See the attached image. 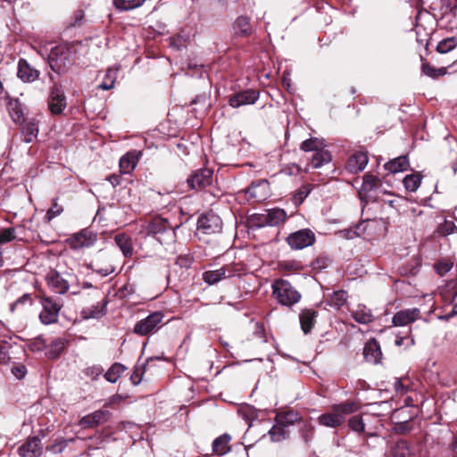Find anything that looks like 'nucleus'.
I'll use <instances>...</instances> for the list:
<instances>
[{
  "instance_id": "nucleus-1",
  "label": "nucleus",
  "mask_w": 457,
  "mask_h": 457,
  "mask_svg": "<svg viewBox=\"0 0 457 457\" xmlns=\"http://www.w3.org/2000/svg\"><path fill=\"white\" fill-rule=\"evenodd\" d=\"M358 409L359 404L354 401L333 404L328 411L319 416L318 422L321 426L336 428L345 423L347 415L354 413Z\"/></svg>"
},
{
  "instance_id": "nucleus-2",
  "label": "nucleus",
  "mask_w": 457,
  "mask_h": 457,
  "mask_svg": "<svg viewBox=\"0 0 457 457\" xmlns=\"http://www.w3.org/2000/svg\"><path fill=\"white\" fill-rule=\"evenodd\" d=\"M75 62L76 50L69 44H61L53 47L48 54L50 68L59 74L68 71Z\"/></svg>"
},
{
  "instance_id": "nucleus-3",
  "label": "nucleus",
  "mask_w": 457,
  "mask_h": 457,
  "mask_svg": "<svg viewBox=\"0 0 457 457\" xmlns=\"http://www.w3.org/2000/svg\"><path fill=\"white\" fill-rule=\"evenodd\" d=\"M273 297L284 306L291 307L301 300V294L286 279H277L272 285Z\"/></svg>"
},
{
  "instance_id": "nucleus-4",
  "label": "nucleus",
  "mask_w": 457,
  "mask_h": 457,
  "mask_svg": "<svg viewBox=\"0 0 457 457\" xmlns=\"http://www.w3.org/2000/svg\"><path fill=\"white\" fill-rule=\"evenodd\" d=\"M380 180L374 175L366 173L362 178V184L359 189V195L361 201H377L379 197Z\"/></svg>"
},
{
  "instance_id": "nucleus-5",
  "label": "nucleus",
  "mask_w": 457,
  "mask_h": 457,
  "mask_svg": "<svg viewBox=\"0 0 457 457\" xmlns=\"http://www.w3.org/2000/svg\"><path fill=\"white\" fill-rule=\"evenodd\" d=\"M41 304L42 311L39 314L41 322L45 325L57 322L61 305L47 296L42 297Z\"/></svg>"
},
{
  "instance_id": "nucleus-6",
  "label": "nucleus",
  "mask_w": 457,
  "mask_h": 457,
  "mask_svg": "<svg viewBox=\"0 0 457 457\" xmlns=\"http://www.w3.org/2000/svg\"><path fill=\"white\" fill-rule=\"evenodd\" d=\"M97 240V235L89 229H82L66 239L69 246L73 250H79L92 246Z\"/></svg>"
},
{
  "instance_id": "nucleus-7",
  "label": "nucleus",
  "mask_w": 457,
  "mask_h": 457,
  "mask_svg": "<svg viewBox=\"0 0 457 457\" xmlns=\"http://www.w3.org/2000/svg\"><path fill=\"white\" fill-rule=\"evenodd\" d=\"M315 241L314 233L308 228L300 229L290 234L287 237V242L292 249H303L312 245Z\"/></svg>"
},
{
  "instance_id": "nucleus-8",
  "label": "nucleus",
  "mask_w": 457,
  "mask_h": 457,
  "mask_svg": "<svg viewBox=\"0 0 457 457\" xmlns=\"http://www.w3.org/2000/svg\"><path fill=\"white\" fill-rule=\"evenodd\" d=\"M163 314L161 312H155L149 314L146 318L139 320L134 327V333L139 336H146L154 332L163 320Z\"/></svg>"
},
{
  "instance_id": "nucleus-9",
  "label": "nucleus",
  "mask_w": 457,
  "mask_h": 457,
  "mask_svg": "<svg viewBox=\"0 0 457 457\" xmlns=\"http://www.w3.org/2000/svg\"><path fill=\"white\" fill-rule=\"evenodd\" d=\"M212 170L207 168L199 169L194 171L187 181L191 189L201 190L212 184Z\"/></svg>"
},
{
  "instance_id": "nucleus-10",
  "label": "nucleus",
  "mask_w": 457,
  "mask_h": 457,
  "mask_svg": "<svg viewBox=\"0 0 457 457\" xmlns=\"http://www.w3.org/2000/svg\"><path fill=\"white\" fill-rule=\"evenodd\" d=\"M246 194L249 198L254 199L256 202H262L270 195V184L266 179L253 182L246 189Z\"/></svg>"
},
{
  "instance_id": "nucleus-11",
  "label": "nucleus",
  "mask_w": 457,
  "mask_h": 457,
  "mask_svg": "<svg viewBox=\"0 0 457 457\" xmlns=\"http://www.w3.org/2000/svg\"><path fill=\"white\" fill-rule=\"evenodd\" d=\"M197 228L206 234L219 232L221 229V220L212 213L202 215L197 220Z\"/></svg>"
},
{
  "instance_id": "nucleus-12",
  "label": "nucleus",
  "mask_w": 457,
  "mask_h": 457,
  "mask_svg": "<svg viewBox=\"0 0 457 457\" xmlns=\"http://www.w3.org/2000/svg\"><path fill=\"white\" fill-rule=\"evenodd\" d=\"M369 162L367 153L364 151H357L353 154L347 160L345 170L352 174H357L362 171Z\"/></svg>"
},
{
  "instance_id": "nucleus-13",
  "label": "nucleus",
  "mask_w": 457,
  "mask_h": 457,
  "mask_svg": "<svg viewBox=\"0 0 457 457\" xmlns=\"http://www.w3.org/2000/svg\"><path fill=\"white\" fill-rule=\"evenodd\" d=\"M42 444L38 437H30L18 447L20 457H38L42 453Z\"/></svg>"
},
{
  "instance_id": "nucleus-14",
  "label": "nucleus",
  "mask_w": 457,
  "mask_h": 457,
  "mask_svg": "<svg viewBox=\"0 0 457 457\" xmlns=\"http://www.w3.org/2000/svg\"><path fill=\"white\" fill-rule=\"evenodd\" d=\"M47 286L57 294H64L69 289V282L62 275L54 270L48 271L46 277Z\"/></svg>"
},
{
  "instance_id": "nucleus-15",
  "label": "nucleus",
  "mask_w": 457,
  "mask_h": 457,
  "mask_svg": "<svg viewBox=\"0 0 457 457\" xmlns=\"http://www.w3.org/2000/svg\"><path fill=\"white\" fill-rule=\"evenodd\" d=\"M420 312L418 308L405 309L397 312L392 319L395 326H406L420 318Z\"/></svg>"
},
{
  "instance_id": "nucleus-16",
  "label": "nucleus",
  "mask_w": 457,
  "mask_h": 457,
  "mask_svg": "<svg viewBox=\"0 0 457 457\" xmlns=\"http://www.w3.org/2000/svg\"><path fill=\"white\" fill-rule=\"evenodd\" d=\"M259 97V94L254 90H245L243 92H239L234 95L229 99L230 106L234 108H238L245 104H254Z\"/></svg>"
},
{
  "instance_id": "nucleus-17",
  "label": "nucleus",
  "mask_w": 457,
  "mask_h": 457,
  "mask_svg": "<svg viewBox=\"0 0 457 457\" xmlns=\"http://www.w3.org/2000/svg\"><path fill=\"white\" fill-rule=\"evenodd\" d=\"M48 106L50 111L54 114H59L65 109L66 97L60 88H53L49 97Z\"/></svg>"
},
{
  "instance_id": "nucleus-18",
  "label": "nucleus",
  "mask_w": 457,
  "mask_h": 457,
  "mask_svg": "<svg viewBox=\"0 0 457 457\" xmlns=\"http://www.w3.org/2000/svg\"><path fill=\"white\" fill-rule=\"evenodd\" d=\"M90 267L95 273L101 277H107L115 271V267L110 262L109 258L104 255H99L91 262Z\"/></svg>"
},
{
  "instance_id": "nucleus-19",
  "label": "nucleus",
  "mask_w": 457,
  "mask_h": 457,
  "mask_svg": "<svg viewBox=\"0 0 457 457\" xmlns=\"http://www.w3.org/2000/svg\"><path fill=\"white\" fill-rule=\"evenodd\" d=\"M17 75L24 82H32L37 79L39 71L30 66L26 60L21 59L18 62Z\"/></svg>"
},
{
  "instance_id": "nucleus-20",
  "label": "nucleus",
  "mask_w": 457,
  "mask_h": 457,
  "mask_svg": "<svg viewBox=\"0 0 457 457\" xmlns=\"http://www.w3.org/2000/svg\"><path fill=\"white\" fill-rule=\"evenodd\" d=\"M140 153L137 151L129 152L120 160V170L123 174H129L134 170L139 160Z\"/></svg>"
},
{
  "instance_id": "nucleus-21",
  "label": "nucleus",
  "mask_w": 457,
  "mask_h": 457,
  "mask_svg": "<svg viewBox=\"0 0 457 457\" xmlns=\"http://www.w3.org/2000/svg\"><path fill=\"white\" fill-rule=\"evenodd\" d=\"M287 219V213L283 209L275 208L267 211L266 214L262 215V220L265 225L278 226Z\"/></svg>"
},
{
  "instance_id": "nucleus-22",
  "label": "nucleus",
  "mask_w": 457,
  "mask_h": 457,
  "mask_svg": "<svg viewBox=\"0 0 457 457\" xmlns=\"http://www.w3.org/2000/svg\"><path fill=\"white\" fill-rule=\"evenodd\" d=\"M364 358L371 363H378L382 356V352L378 343L375 340H370L363 349Z\"/></svg>"
},
{
  "instance_id": "nucleus-23",
  "label": "nucleus",
  "mask_w": 457,
  "mask_h": 457,
  "mask_svg": "<svg viewBox=\"0 0 457 457\" xmlns=\"http://www.w3.org/2000/svg\"><path fill=\"white\" fill-rule=\"evenodd\" d=\"M409 166L410 162L408 157L406 155H402L386 162L384 168L389 173L395 174L406 170Z\"/></svg>"
},
{
  "instance_id": "nucleus-24",
  "label": "nucleus",
  "mask_w": 457,
  "mask_h": 457,
  "mask_svg": "<svg viewBox=\"0 0 457 457\" xmlns=\"http://www.w3.org/2000/svg\"><path fill=\"white\" fill-rule=\"evenodd\" d=\"M317 312L312 309L303 310L299 315L301 328L304 334L309 333L315 324Z\"/></svg>"
},
{
  "instance_id": "nucleus-25",
  "label": "nucleus",
  "mask_w": 457,
  "mask_h": 457,
  "mask_svg": "<svg viewBox=\"0 0 457 457\" xmlns=\"http://www.w3.org/2000/svg\"><path fill=\"white\" fill-rule=\"evenodd\" d=\"M352 317L356 322L361 324H369L374 320L371 310L363 304H358L356 308L352 311Z\"/></svg>"
},
{
  "instance_id": "nucleus-26",
  "label": "nucleus",
  "mask_w": 457,
  "mask_h": 457,
  "mask_svg": "<svg viewBox=\"0 0 457 457\" xmlns=\"http://www.w3.org/2000/svg\"><path fill=\"white\" fill-rule=\"evenodd\" d=\"M233 29L235 33L239 37H247L253 32L250 20L246 16L238 17L234 22Z\"/></svg>"
},
{
  "instance_id": "nucleus-27",
  "label": "nucleus",
  "mask_w": 457,
  "mask_h": 457,
  "mask_svg": "<svg viewBox=\"0 0 457 457\" xmlns=\"http://www.w3.org/2000/svg\"><path fill=\"white\" fill-rule=\"evenodd\" d=\"M114 240L116 245L120 249L125 257H130L133 254L134 248L129 237L125 234H118Z\"/></svg>"
},
{
  "instance_id": "nucleus-28",
  "label": "nucleus",
  "mask_w": 457,
  "mask_h": 457,
  "mask_svg": "<svg viewBox=\"0 0 457 457\" xmlns=\"http://www.w3.org/2000/svg\"><path fill=\"white\" fill-rule=\"evenodd\" d=\"M301 415L295 411H288L286 412L278 413L275 418V422H279L285 428L294 425L301 420Z\"/></svg>"
},
{
  "instance_id": "nucleus-29",
  "label": "nucleus",
  "mask_w": 457,
  "mask_h": 457,
  "mask_svg": "<svg viewBox=\"0 0 457 457\" xmlns=\"http://www.w3.org/2000/svg\"><path fill=\"white\" fill-rule=\"evenodd\" d=\"M230 274L227 275V270L220 268L215 270H208L203 274L204 280L209 285L218 283L221 279L229 277Z\"/></svg>"
},
{
  "instance_id": "nucleus-30",
  "label": "nucleus",
  "mask_w": 457,
  "mask_h": 457,
  "mask_svg": "<svg viewBox=\"0 0 457 457\" xmlns=\"http://www.w3.org/2000/svg\"><path fill=\"white\" fill-rule=\"evenodd\" d=\"M230 439L231 437L228 434H224L217 437L212 443L213 453L220 455H224L229 450L228 444Z\"/></svg>"
},
{
  "instance_id": "nucleus-31",
  "label": "nucleus",
  "mask_w": 457,
  "mask_h": 457,
  "mask_svg": "<svg viewBox=\"0 0 457 457\" xmlns=\"http://www.w3.org/2000/svg\"><path fill=\"white\" fill-rule=\"evenodd\" d=\"M268 434L270 436V441L275 443L281 442L288 436L287 428H285L282 424H279V422H276L268 431Z\"/></svg>"
},
{
  "instance_id": "nucleus-32",
  "label": "nucleus",
  "mask_w": 457,
  "mask_h": 457,
  "mask_svg": "<svg viewBox=\"0 0 457 457\" xmlns=\"http://www.w3.org/2000/svg\"><path fill=\"white\" fill-rule=\"evenodd\" d=\"M330 161V153L323 147L320 150L315 152L312 158L311 164L313 168L317 169L320 168L325 163H328Z\"/></svg>"
},
{
  "instance_id": "nucleus-33",
  "label": "nucleus",
  "mask_w": 457,
  "mask_h": 457,
  "mask_svg": "<svg viewBox=\"0 0 457 457\" xmlns=\"http://www.w3.org/2000/svg\"><path fill=\"white\" fill-rule=\"evenodd\" d=\"M66 340L64 338L58 337L52 341L47 346L46 355L48 358H57L65 347Z\"/></svg>"
},
{
  "instance_id": "nucleus-34",
  "label": "nucleus",
  "mask_w": 457,
  "mask_h": 457,
  "mask_svg": "<svg viewBox=\"0 0 457 457\" xmlns=\"http://www.w3.org/2000/svg\"><path fill=\"white\" fill-rule=\"evenodd\" d=\"M422 176L420 173L406 175L403 180L404 188L409 192H415L421 184Z\"/></svg>"
},
{
  "instance_id": "nucleus-35",
  "label": "nucleus",
  "mask_w": 457,
  "mask_h": 457,
  "mask_svg": "<svg viewBox=\"0 0 457 457\" xmlns=\"http://www.w3.org/2000/svg\"><path fill=\"white\" fill-rule=\"evenodd\" d=\"M145 0H113V5L120 11L127 12L138 8Z\"/></svg>"
},
{
  "instance_id": "nucleus-36",
  "label": "nucleus",
  "mask_w": 457,
  "mask_h": 457,
  "mask_svg": "<svg viewBox=\"0 0 457 457\" xmlns=\"http://www.w3.org/2000/svg\"><path fill=\"white\" fill-rule=\"evenodd\" d=\"M38 125L34 120L27 121L23 126L24 141L30 143L37 137Z\"/></svg>"
},
{
  "instance_id": "nucleus-37",
  "label": "nucleus",
  "mask_w": 457,
  "mask_h": 457,
  "mask_svg": "<svg viewBox=\"0 0 457 457\" xmlns=\"http://www.w3.org/2000/svg\"><path fill=\"white\" fill-rule=\"evenodd\" d=\"M104 303H97L96 305L84 309L82 314L85 319H98L104 315Z\"/></svg>"
},
{
  "instance_id": "nucleus-38",
  "label": "nucleus",
  "mask_w": 457,
  "mask_h": 457,
  "mask_svg": "<svg viewBox=\"0 0 457 457\" xmlns=\"http://www.w3.org/2000/svg\"><path fill=\"white\" fill-rule=\"evenodd\" d=\"M118 68H109L106 71L103 82L99 85V88L109 90L113 88L117 79Z\"/></svg>"
},
{
  "instance_id": "nucleus-39",
  "label": "nucleus",
  "mask_w": 457,
  "mask_h": 457,
  "mask_svg": "<svg viewBox=\"0 0 457 457\" xmlns=\"http://www.w3.org/2000/svg\"><path fill=\"white\" fill-rule=\"evenodd\" d=\"M125 367L120 363L112 364L109 370L105 372L104 378L107 381L111 383H115L120 375L124 372Z\"/></svg>"
},
{
  "instance_id": "nucleus-40",
  "label": "nucleus",
  "mask_w": 457,
  "mask_h": 457,
  "mask_svg": "<svg viewBox=\"0 0 457 457\" xmlns=\"http://www.w3.org/2000/svg\"><path fill=\"white\" fill-rule=\"evenodd\" d=\"M324 142L323 140H320L317 137H311L309 139L304 140L302 142L300 145V149L304 152H311V151H319L321 148L324 147Z\"/></svg>"
},
{
  "instance_id": "nucleus-41",
  "label": "nucleus",
  "mask_w": 457,
  "mask_h": 457,
  "mask_svg": "<svg viewBox=\"0 0 457 457\" xmlns=\"http://www.w3.org/2000/svg\"><path fill=\"white\" fill-rule=\"evenodd\" d=\"M347 297L348 295L345 291L338 290L331 295L328 302L331 306L339 309L346 303Z\"/></svg>"
},
{
  "instance_id": "nucleus-42",
  "label": "nucleus",
  "mask_w": 457,
  "mask_h": 457,
  "mask_svg": "<svg viewBox=\"0 0 457 457\" xmlns=\"http://www.w3.org/2000/svg\"><path fill=\"white\" fill-rule=\"evenodd\" d=\"M90 415L92 416L96 427L104 424L112 417V413L108 410H97L90 413Z\"/></svg>"
},
{
  "instance_id": "nucleus-43",
  "label": "nucleus",
  "mask_w": 457,
  "mask_h": 457,
  "mask_svg": "<svg viewBox=\"0 0 457 457\" xmlns=\"http://www.w3.org/2000/svg\"><path fill=\"white\" fill-rule=\"evenodd\" d=\"M422 72L428 77L436 79L438 77L444 76L446 73L445 68H435L431 66L429 63L422 64Z\"/></svg>"
},
{
  "instance_id": "nucleus-44",
  "label": "nucleus",
  "mask_w": 457,
  "mask_h": 457,
  "mask_svg": "<svg viewBox=\"0 0 457 457\" xmlns=\"http://www.w3.org/2000/svg\"><path fill=\"white\" fill-rule=\"evenodd\" d=\"M457 46L455 37H448L440 41L436 46V50L441 54H446Z\"/></svg>"
},
{
  "instance_id": "nucleus-45",
  "label": "nucleus",
  "mask_w": 457,
  "mask_h": 457,
  "mask_svg": "<svg viewBox=\"0 0 457 457\" xmlns=\"http://www.w3.org/2000/svg\"><path fill=\"white\" fill-rule=\"evenodd\" d=\"M16 238L15 228H7L0 229V244H6Z\"/></svg>"
},
{
  "instance_id": "nucleus-46",
  "label": "nucleus",
  "mask_w": 457,
  "mask_h": 457,
  "mask_svg": "<svg viewBox=\"0 0 457 457\" xmlns=\"http://www.w3.org/2000/svg\"><path fill=\"white\" fill-rule=\"evenodd\" d=\"M349 427L357 432H361L364 429V424L362 419L360 416H353L348 421Z\"/></svg>"
},
{
  "instance_id": "nucleus-47",
  "label": "nucleus",
  "mask_w": 457,
  "mask_h": 457,
  "mask_svg": "<svg viewBox=\"0 0 457 457\" xmlns=\"http://www.w3.org/2000/svg\"><path fill=\"white\" fill-rule=\"evenodd\" d=\"M63 209L58 205L57 203H54L52 207L47 211L46 218L47 221H51L54 218L57 217L62 212Z\"/></svg>"
},
{
  "instance_id": "nucleus-48",
  "label": "nucleus",
  "mask_w": 457,
  "mask_h": 457,
  "mask_svg": "<svg viewBox=\"0 0 457 457\" xmlns=\"http://www.w3.org/2000/svg\"><path fill=\"white\" fill-rule=\"evenodd\" d=\"M313 431H314V428L311 423H309V422L304 423V425L302 428V433H303V440L305 443H308L311 441V439L312 438V436H313Z\"/></svg>"
},
{
  "instance_id": "nucleus-49",
  "label": "nucleus",
  "mask_w": 457,
  "mask_h": 457,
  "mask_svg": "<svg viewBox=\"0 0 457 457\" xmlns=\"http://www.w3.org/2000/svg\"><path fill=\"white\" fill-rule=\"evenodd\" d=\"M79 425L82 428H93L96 427V425L95 424L93 418L90 414H87V415L84 416L83 418H81L79 421Z\"/></svg>"
},
{
  "instance_id": "nucleus-50",
  "label": "nucleus",
  "mask_w": 457,
  "mask_h": 457,
  "mask_svg": "<svg viewBox=\"0 0 457 457\" xmlns=\"http://www.w3.org/2000/svg\"><path fill=\"white\" fill-rule=\"evenodd\" d=\"M103 371L104 370L101 366H92L86 369L85 374L91 377L93 379H96L103 373Z\"/></svg>"
},
{
  "instance_id": "nucleus-51",
  "label": "nucleus",
  "mask_w": 457,
  "mask_h": 457,
  "mask_svg": "<svg viewBox=\"0 0 457 457\" xmlns=\"http://www.w3.org/2000/svg\"><path fill=\"white\" fill-rule=\"evenodd\" d=\"M457 231V227L453 221L445 220L441 228V233L444 235L453 234Z\"/></svg>"
},
{
  "instance_id": "nucleus-52",
  "label": "nucleus",
  "mask_w": 457,
  "mask_h": 457,
  "mask_svg": "<svg viewBox=\"0 0 457 457\" xmlns=\"http://www.w3.org/2000/svg\"><path fill=\"white\" fill-rule=\"evenodd\" d=\"M12 373L19 379H21L26 375V368L23 365L15 366L12 369Z\"/></svg>"
},
{
  "instance_id": "nucleus-53",
  "label": "nucleus",
  "mask_w": 457,
  "mask_h": 457,
  "mask_svg": "<svg viewBox=\"0 0 457 457\" xmlns=\"http://www.w3.org/2000/svg\"><path fill=\"white\" fill-rule=\"evenodd\" d=\"M46 347V343L41 338H37L33 343L30 344V349L32 351L39 352Z\"/></svg>"
},
{
  "instance_id": "nucleus-54",
  "label": "nucleus",
  "mask_w": 457,
  "mask_h": 457,
  "mask_svg": "<svg viewBox=\"0 0 457 457\" xmlns=\"http://www.w3.org/2000/svg\"><path fill=\"white\" fill-rule=\"evenodd\" d=\"M67 444L65 441H58L56 442L55 444H54L51 447H50V450L54 453H61L65 447H66Z\"/></svg>"
},
{
  "instance_id": "nucleus-55",
  "label": "nucleus",
  "mask_w": 457,
  "mask_h": 457,
  "mask_svg": "<svg viewBox=\"0 0 457 457\" xmlns=\"http://www.w3.org/2000/svg\"><path fill=\"white\" fill-rule=\"evenodd\" d=\"M420 27L419 25H417L416 27V33H417V36H418V41L420 43V44H426L428 40V35L430 32H426L424 35H422V33L420 32Z\"/></svg>"
},
{
  "instance_id": "nucleus-56",
  "label": "nucleus",
  "mask_w": 457,
  "mask_h": 457,
  "mask_svg": "<svg viewBox=\"0 0 457 457\" xmlns=\"http://www.w3.org/2000/svg\"><path fill=\"white\" fill-rule=\"evenodd\" d=\"M443 2L450 11L457 12V0H443Z\"/></svg>"
},
{
  "instance_id": "nucleus-57",
  "label": "nucleus",
  "mask_w": 457,
  "mask_h": 457,
  "mask_svg": "<svg viewBox=\"0 0 457 457\" xmlns=\"http://www.w3.org/2000/svg\"><path fill=\"white\" fill-rule=\"evenodd\" d=\"M453 302H454V303H453L452 311L448 314L445 315L446 320H448L449 318H451L454 315H457V292L455 293Z\"/></svg>"
},
{
  "instance_id": "nucleus-58",
  "label": "nucleus",
  "mask_w": 457,
  "mask_h": 457,
  "mask_svg": "<svg viewBox=\"0 0 457 457\" xmlns=\"http://www.w3.org/2000/svg\"><path fill=\"white\" fill-rule=\"evenodd\" d=\"M107 179L113 187H116L120 184V175L112 174V175L109 176Z\"/></svg>"
},
{
  "instance_id": "nucleus-59",
  "label": "nucleus",
  "mask_w": 457,
  "mask_h": 457,
  "mask_svg": "<svg viewBox=\"0 0 457 457\" xmlns=\"http://www.w3.org/2000/svg\"><path fill=\"white\" fill-rule=\"evenodd\" d=\"M131 381L134 385H137L140 383L141 381V375L137 372V371H135L132 375H131Z\"/></svg>"
},
{
  "instance_id": "nucleus-60",
  "label": "nucleus",
  "mask_w": 457,
  "mask_h": 457,
  "mask_svg": "<svg viewBox=\"0 0 457 457\" xmlns=\"http://www.w3.org/2000/svg\"><path fill=\"white\" fill-rule=\"evenodd\" d=\"M27 301H30V297H29V295L28 294H25L23 295L21 297H20L14 303L13 305L16 306L18 304H21V303H23Z\"/></svg>"
},
{
  "instance_id": "nucleus-61",
  "label": "nucleus",
  "mask_w": 457,
  "mask_h": 457,
  "mask_svg": "<svg viewBox=\"0 0 457 457\" xmlns=\"http://www.w3.org/2000/svg\"><path fill=\"white\" fill-rule=\"evenodd\" d=\"M288 170H289L288 174L295 175V174L300 172L301 168L298 165H296V164H292V166H290L288 168Z\"/></svg>"
},
{
  "instance_id": "nucleus-62",
  "label": "nucleus",
  "mask_w": 457,
  "mask_h": 457,
  "mask_svg": "<svg viewBox=\"0 0 457 457\" xmlns=\"http://www.w3.org/2000/svg\"><path fill=\"white\" fill-rule=\"evenodd\" d=\"M451 270V266L448 264H441L437 267V270L440 274L445 273Z\"/></svg>"
},
{
  "instance_id": "nucleus-63",
  "label": "nucleus",
  "mask_w": 457,
  "mask_h": 457,
  "mask_svg": "<svg viewBox=\"0 0 457 457\" xmlns=\"http://www.w3.org/2000/svg\"><path fill=\"white\" fill-rule=\"evenodd\" d=\"M121 400L120 396L114 395L112 398L109 399L108 403H106L107 406L118 403Z\"/></svg>"
},
{
  "instance_id": "nucleus-64",
  "label": "nucleus",
  "mask_w": 457,
  "mask_h": 457,
  "mask_svg": "<svg viewBox=\"0 0 457 457\" xmlns=\"http://www.w3.org/2000/svg\"><path fill=\"white\" fill-rule=\"evenodd\" d=\"M310 191L308 189L300 190L298 192L299 199L303 201L308 195Z\"/></svg>"
}]
</instances>
